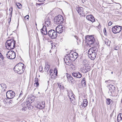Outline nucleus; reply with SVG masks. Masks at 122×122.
<instances>
[{"label":"nucleus","instance_id":"nucleus-1","mask_svg":"<svg viewBox=\"0 0 122 122\" xmlns=\"http://www.w3.org/2000/svg\"><path fill=\"white\" fill-rule=\"evenodd\" d=\"M25 70V66H24V64L22 63H18L14 68L15 72L19 74L23 73Z\"/></svg>","mask_w":122,"mask_h":122},{"label":"nucleus","instance_id":"nucleus-2","mask_svg":"<svg viewBox=\"0 0 122 122\" xmlns=\"http://www.w3.org/2000/svg\"><path fill=\"white\" fill-rule=\"evenodd\" d=\"M16 41L13 39L8 40L6 43V47L9 50L13 49L15 47Z\"/></svg>","mask_w":122,"mask_h":122},{"label":"nucleus","instance_id":"nucleus-3","mask_svg":"<svg viewBox=\"0 0 122 122\" xmlns=\"http://www.w3.org/2000/svg\"><path fill=\"white\" fill-rule=\"evenodd\" d=\"M86 38V41L87 46H91V45H93L95 44V39L93 36H88Z\"/></svg>","mask_w":122,"mask_h":122},{"label":"nucleus","instance_id":"nucleus-4","mask_svg":"<svg viewBox=\"0 0 122 122\" xmlns=\"http://www.w3.org/2000/svg\"><path fill=\"white\" fill-rule=\"evenodd\" d=\"M63 21V17L61 15H59L55 17L54 19L55 23L57 25L61 23Z\"/></svg>","mask_w":122,"mask_h":122},{"label":"nucleus","instance_id":"nucleus-5","mask_svg":"<svg viewBox=\"0 0 122 122\" xmlns=\"http://www.w3.org/2000/svg\"><path fill=\"white\" fill-rule=\"evenodd\" d=\"M15 53L13 51H10L6 54V56L9 59H13L15 58Z\"/></svg>","mask_w":122,"mask_h":122},{"label":"nucleus","instance_id":"nucleus-6","mask_svg":"<svg viewBox=\"0 0 122 122\" xmlns=\"http://www.w3.org/2000/svg\"><path fill=\"white\" fill-rule=\"evenodd\" d=\"M48 34L50 37L52 39L56 38L57 35V32L53 30H49L48 32Z\"/></svg>","mask_w":122,"mask_h":122},{"label":"nucleus","instance_id":"nucleus-7","mask_svg":"<svg viewBox=\"0 0 122 122\" xmlns=\"http://www.w3.org/2000/svg\"><path fill=\"white\" fill-rule=\"evenodd\" d=\"M122 29L121 26L116 25L112 27V31L113 33L116 34L120 32Z\"/></svg>","mask_w":122,"mask_h":122},{"label":"nucleus","instance_id":"nucleus-8","mask_svg":"<svg viewBox=\"0 0 122 122\" xmlns=\"http://www.w3.org/2000/svg\"><path fill=\"white\" fill-rule=\"evenodd\" d=\"M15 92L12 90H9L6 93V96L8 99H11L15 97Z\"/></svg>","mask_w":122,"mask_h":122},{"label":"nucleus","instance_id":"nucleus-9","mask_svg":"<svg viewBox=\"0 0 122 122\" xmlns=\"http://www.w3.org/2000/svg\"><path fill=\"white\" fill-rule=\"evenodd\" d=\"M45 102H38L35 104V106L37 108L39 109H42L45 107Z\"/></svg>","mask_w":122,"mask_h":122},{"label":"nucleus","instance_id":"nucleus-10","mask_svg":"<svg viewBox=\"0 0 122 122\" xmlns=\"http://www.w3.org/2000/svg\"><path fill=\"white\" fill-rule=\"evenodd\" d=\"M67 96L69 97L71 102L72 103H73L72 101H74V102H75V99L74 97V95L72 92L71 91H67Z\"/></svg>","mask_w":122,"mask_h":122},{"label":"nucleus","instance_id":"nucleus-11","mask_svg":"<svg viewBox=\"0 0 122 122\" xmlns=\"http://www.w3.org/2000/svg\"><path fill=\"white\" fill-rule=\"evenodd\" d=\"M91 69V66L87 65H84L81 68V71L84 73L89 71Z\"/></svg>","mask_w":122,"mask_h":122},{"label":"nucleus","instance_id":"nucleus-12","mask_svg":"<svg viewBox=\"0 0 122 122\" xmlns=\"http://www.w3.org/2000/svg\"><path fill=\"white\" fill-rule=\"evenodd\" d=\"M51 21V19L48 16H46L44 20L45 25L47 26H49L50 25Z\"/></svg>","mask_w":122,"mask_h":122},{"label":"nucleus","instance_id":"nucleus-13","mask_svg":"<svg viewBox=\"0 0 122 122\" xmlns=\"http://www.w3.org/2000/svg\"><path fill=\"white\" fill-rule=\"evenodd\" d=\"M88 56L89 58L92 60H94L96 57V54L93 52L88 51Z\"/></svg>","mask_w":122,"mask_h":122},{"label":"nucleus","instance_id":"nucleus-14","mask_svg":"<svg viewBox=\"0 0 122 122\" xmlns=\"http://www.w3.org/2000/svg\"><path fill=\"white\" fill-rule=\"evenodd\" d=\"M88 102L86 99H84L83 100V102L81 104L80 106L81 108H84L86 107L87 105Z\"/></svg>","mask_w":122,"mask_h":122},{"label":"nucleus","instance_id":"nucleus-15","mask_svg":"<svg viewBox=\"0 0 122 122\" xmlns=\"http://www.w3.org/2000/svg\"><path fill=\"white\" fill-rule=\"evenodd\" d=\"M86 18L87 20L91 21L92 22H94L95 21L94 18L91 15H86Z\"/></svg>","mask_w":122,"mask_h":122},{"label":"nucleus","instance_id":"nucleus-16","mask_svg":"<svg viewBox=\"0 0 122 122\" xmlns=\"http://www.w3.org/2000/svg\"><path fill=\"white\" fill-rule=\"evenodd\" d=\"M41 32L42 34L44 35L47 34V32L46 25H44L43 26L42 28L41 29Z\"/></svg>","mask_w":122,"mask_h":122},{"label":"nucleus","instance_id":"nucleus-17","mask_svg":"<svg viewBox=\"0 0 122 122\" xmlns=\"http://www.w3.org/2000/svg\"><path fill=\"white\" fill-rule=\"evenodd\" d=\"M72 74L73 76L74 77H76L79 78H81L82 76L81 74L79 73V72H73L72 73Z\"/></svg>","mask_w":122,"mask_h":122},{"label":"nucleus","instance_id":"nucleus-18","mask_svg":"<svg viewBox=\"0 0 122 122\" xmlns=\"http://www.w3.org/2000/svg\"><path fill=\"white\" fill-rule=\"evenodd\" d=\"M65 30V28L64 27L63 28H59L58 26L56 28V30L57 32L59 33H61L63 32Z\"/></svg>","mask_w":122,"mask_h":122},{"label":"nucleus","instance_id":"nucleus-19","mask_svg":"<svg viewBox=\"0 0 122 122\" xmlns=\"http://www.w3.org/2000/svg\"><path fill=\"white\" fill-rule=\"evenodd\" d=\"M76 10L78 13L80 15H82L83 13V9L82 7H79L76 8Z\"/></svg>","mask_w":122,"mask_h":122},{"label":"nucleus","instance_id":"nucleus-20","mask_svg":"<svg viewBox=\"0 0 122 122\" xmlns=\"http://www.w3.org/2000/svg\"><path fill=\"white\" fill-rule=\"evenodd\" d=\"M64 60L65 62V63L66 65H70V59L67 57L66 56L64 58Z\"/></svg>","mask_w":122,"mask_h":122},{"label":"nucleus","instance_id":"nucleus-21","mask_svg":"<svg viewBox=\"0 0 122 122\" xmlns=\"http://www.w3.org/2000/svg\"><path fill=\"white\" fill-rule=\"evenodd\" d=\"M98 51L96 47H92L90 48L88 51L92 52H93V53H95L96 54Z\"/></svg>","mask_w":122,"mask_h":122},{"label":"nucleus","instance_id":"nucleus-22","mask_svg":"<svg viewBox=\"0 0 122 122\" xmlns=\"http://www.w3.org/2000/svg\"><path fill=\"white\" fill-rule=\"evenodd\" d=\"M117 121L118 122H122V113L119 114L117 117Z\"/></svg>","mask_w":122,"mask_h":122},{"label":"nucleus","instance_id":"nucleus-23","mask_svg":"<svg viewBox=\"0 0 122 122\" xmlns=\"http://www.w3.org/2000/svg\"><path fill=\"white\" fill-rule=\"evenodd\" d=\"M109 89L110 90H111L112 91H111V92H113L115 90V85H112L110 84L109 86Z\"/></svg>","mask_w":122,"mask_h":122},{"label":"nucleus","instance_id":"nucleus-24","mask_svg":"<svg viewBox=\"0 0 122 122\" xmlns=\"http://www.w3.org/2000/svg\"><path fill=\"white\" fill-rule=\"evenodd\" d=\"M81 83L83 86H86V83L85 78H84L81 81Z\"/></svg>","mask_w":122,"mask_h":122},{"label":"nucleus","instance_id":"nucleus-25","mask_svg":"<svg viewBox=\"0 0 122 122\" xmlns=\"http://www.w3.org/2000/svg\"><path fill=\"white\" fill-rule=\"evenodd\" d=\"M16 5L19 9H20L22 8V5L20 3L16 2Z\"/></svg>","mask_w":122,"mask_h":122},{"label":"nucleus","instance_id":"nucleus-26","mask_svg":"<svg viewBox=\"0 0 122 122\" xmlns=\"http://www.w3.org/2000/svg\"><path fill=\"white\" fill-rule=\"evenodd\" d=\"M106 103L108 105L110 104L112 102L111 99L109 98H107L106 99Z\"/></svg>","mask_w":122,"mask_h":122},{"label":"nucleus","instance_id":"nucleus-27","mask_svg":"<svg viewBox=\"0 0 122 122\" xmlns=\"http://www.w3.org/2000/svg\"><path fill=\"white\" fill-rule=\"evenodd\" d=\"M105 44L108 46H109L110 45L109 41H108V40L107 39H105Z\"/></svg>","mask_w":122,"mask_h":122},{"label":"nucleus","instance_id":"nucleus-28","mask_svg":"<svg viewBox=\"0 0 122 122\" xmlns=\"http://www.w3.org/2000/svg\"><path fill=\"white\" fill-rule=\"evenodd\" d=\"M68 81L70 82H72L74 81L73 77L71 76H70L67 79Z\"/></svg>","mask_w":122,"mask_h":122},{"label":"nucleus","instance_id":"nucleus-29","mask_svg":"<svg viewBox=\"0 0 122 122\" xmlns=\"http://www.w3.org/2000/svg\"><path fill=\"white\" fill-rule=\"evenodd\" d=\"M50 66L48 64L46 65L45 66V69H46V71H48L49 70V69Z\"/></svg>","mask_w":122,"mask_h":122},{"label":"nucleus","instance_id":"nucleus-30","mask_svg":"<svg viewBox=\"0 0 122 122\" xmlns=\"http://www.w3.org/2000/svg\"><path fill=\"white\" fill-rule=\"evenodd\" d=\"M68 57L69 56L70 58H74V54L71 53H70L68 56H67Z\"/></svg>","mask_w":122,"mask_h":122},{"label":"nucleus","instance_id":"nucleus-31","mask_svg":"<svg viewBox=\"0 0 122 122\" xmlns=\"http://www.w3.org/2000/svg\"><path fill=\"white\" fill-rule=\"evenodd\" d=\"M0 86H1L2 88L3 89L4 88H6V85L4 83H2L0 84Z\"/></svg>","mask_w":122,"mask_h":122},{"label":"nucleus","instance_id":"nucleus-32","mask_svg":"<svg viewBox=\"0 0 122 122\" xmlns=\"http://www.w3.org/2000/svg\"><path fill=\"white\" fill-rule=\"evenodd\" d=\"M58 85L60 88L62 90L64 89V87L63 86H61L60 83H58Z\"/></svg>","mask_w":122,"mask_h":122},{"label":"nucleus","instance_id":"nucleus-33","mask_svg":"<svg viewBox=\"0 0 122 122\" xmlns=\"http://www.w3.org/2000/svg\"><path fill=\"white\" fill-rule=\"evenodd\" d=\"M75 38L77 40V42L78 44V45H79L80 44V43L78 41H80V40L79 39V38L76 36H74Z\"/></svg>","mask_w":122,"mask_h":122},{"label":"nucleus","instance_id":"nucleus-34","mask_svg":"<svg viewBox=\"0 0 122 122\" xmlns=\"http://www.w3.org/2000/svg\"><path fill=\"white\" fill-rule=\"evenodd\" d=\"M73 54L74 56V58L76 59L78 56V54L77 53H74Z\"/></svg>","mask_w":122,"mask_h":122},{"label":"nucleus","instance_id":"nucleus-35","mask_svg":"<svg viewBox=\"0 0 122 122\" xmlns=\"http://www.w3.org/2000/svg\"><path fill=\"white\" fill-rule=\"evenodd\" d=\"M54 73H55V75H56V76L57 74V70L56 68H55L54 69Z\"/></svg>","mask_w":122,"mask_h":122},{"label":"nucleus","instance_id":"nucleus-36","mask_svg":"<svg viewBox=\"0 0 122 122\" xmlns=\"http://www.w3.org/2000/svg\"><path fill=\"white\" fill-rule=\"evenodd\" d=\"M28 109L29 110H31L33 108V107L31 105H29L28 106Z\"/></svg>","mask_w":122,"mask_h":122},{"label":"nucleus","instance_id":"nucleus-37","mask_svg":"<svg viewBox=\"0 0 122 122\" xmlns=\"http://www.w3.org/2000/svg\"><path fill=\"white\" fill-rule=\"evenodd\" d=\"M12 11H11V12H10V14H9V15H10V21L9 22H10L11 21V18L12 16Z\"/></svg>","mask_w":122,"mask_h":122},{"label":"nucleus","instance_id":"nucleus-38","mask_svg":"<svg viewBox=\"0 0 122 122\" xmlns=\"http://www.w3.org/2000/svg\"><path fill=\"white\" fill-rule=\"evenodd\" d=\"M0 58L2 60L4 59V56L3 55H2L1 53L0 52Z\"/></svg>","mask_w":122,"mask_h":122},{"label":"nucleus","instance_id":"nucleus-39","mask_svg":"<svg viewBox=\"0 0 122 122\" xmlns=\"http://www.w3.org/2000/svg\"><path fill=\"white\" fill-rule=\"evenodd\" d=\"M27 109V108L26 107H24L22 108V111H25Z\"/></svg>","mask_w":122,"mask_h":122},{"label":"nucleus","instance_id":"nucleus-40","mask_svg":"<svg viewBox=\"0 0 122 122\" xmlns=\"http://www.w3.org/2000/svg\"><path fill=\"white\" fill-rule=\"evenodd\" d=\"M39 85V83L38 82H35L34 84V86H37Z\"/></svg>","mask_w":122,"mask_h":122},{"label":"nucleus","instance_id":"nucleus-41","mask_svg":"<svg viewBox=\"0 0 122 122\" xmlns=\"http://www.w3.org/2000/svg\"><path fill=\"white\" fill-rule=\"evenodd\" d=\"M38 79L36 77L35 80V82H38Z\"/></svg>","mask_w":122,"mask_h":122},{"label":"nucleus","instance_id":"nucleus-42","mask_svg":"<svg viewBox=\"0 0 122 122\" xmlns=\"http://www.w3.org/2000/svg\"><path fill=\"white\" fill-rule=\"evenodd\" d=\"M42 66H40L39 67V71H40L41 72L42 70Z\"/></svg>","mask_w":122,"mask_h":122},{"label":"nucleus","instance_id":"nucleus-43","mask_svg":"<svg viewBox=\"0 0 122 122\" xmlns=\"http://www.w3.org/2000/svg\"><path fill=\"white\" fill-rule=\"evenodd\" d=\"M104 33L105 35H106L107 33L106 30L105 28H104Z\"/></svg>","mask_w":122,"mask_h":122},{"label":"nucleus","instance_id":"nucleus-44","mask_svg":"<svg viewBox=\"0 0 122 122\" xmlns=\"http://www.w3.org/2000/svg\"><path fill=\"white\" fill-rule=\"evenodd\" d=\"M29 18V16L28 15H27L25 17V19H28Z\"/></svg>","mask_w":122,"mask_h":122},{"label":"nucleus","instance_id":"nucleus-45","mask_svg":"<svg viewBox=\"0 0 122 122\" xmlns=\"http://www.w3.org/2000/svg\"><path fill=\"white\" fill-rule=\"evenodd\" d=\"M112 24V22L111 21H110L109 22L108 25L109 26H111Z\"/></svg>","mask_w":122,"mask_h":122},{"label":"nucleus","instance_id":"nucleus-46","mask_svg":"<svg viewBox=\"0 0 122 122\" xmlns=\"http://www.w3.org/2000/svg\"><path fill=\"white\" fill-rule=\"evenodd\" d=\"M66 76H67V78L68 79V78H69V77L70 76H71L69 74L66 73Z\"/></svg>","mask_w":122,"mask_h":122},{"label":"nucleus","instance_id":"nucleus-47","mask_svg":"<svg viewBox=\"0 0 122 122\" xmlns=\"http://www.w3.org/2000/svg\"><path fill=\"white\" fill-rule=\"evenodd\" d=\"M119 48L118 46H116L114 48V49L115 50H118L119 49Z\"/></svg>","mask_w":122,"mask_h":122},{"label":"nucleus","instance_id":"nucleus-48","mask_svg":"<svg viewBox=\"0 0 122 122\" xmlns=\"http://www.w3.org/2000/svg\"><path fill=\"white\" fill-rule=\"evenodd\" d=\"M39 1L41 2H43L45 1L46 0H38Z\"/></svg>","mask_w":122,"mask_h":122},{"label":"nucleus","instance_id":"nucleus-49","mask_svg":"<svg viewBox=\"0 0 122 122\" xmlns=\"http://www.w3.org/2000/svg\"><path fill=\"white\" fill-rule=\"evenodd\" d=\"M86 0H81L82 2L83 3H84L86 1Z\"/></svg>","mask_w":122,"mask_h":122},{"label":"nucleus","instance_id":"nucleus-50","mask_svg":"<svg viewBox=\"0 0 122 122\" xmlns=\"http://www.w3.org/2000/svg\"><path fill=\"white\" fill-rule=\"evenodd\" d=\"M49 72L50 73V75H51V74L52 73V71L51 70H50L49 71Z\"/></svg>","mask_w":122,"mask_h":122},{"label":"nucleus","instance_id":"nucleus-51","mask_svg":"<svg viewBox=\"0 0 122 122\" xmlns=\"http://www.w3.org/2000/svg\"><path fill=\"white\" fill-rule=\"evenodd\" d=\"M58 26H59V28H63V27H62V26L61 25H58Z\"/></svg>","mask_w":122,"mask_h":122},{"label":"nucleus","instance_id":"nucleus-52","mask_svg":"<svg viewBox=\"0 0 122 122\" xmlns=\"http://www.w3.org/2000/svg\"><path fill=\"white\" fill-rule=\"evenodd\" d=\"M12 9L13 10L12 8V7L10 8L9 9V10H10V11H11H11H12Z\"/></svg>","mask_w":122,"mask_h":122},{"label":"nucleus","instance_id":"nucleus-53","mask_svg":"<svg viewBox=\"0 0 122 122\" xmlns=\"http://www.w3.org/2000/svg\"><path fill=\"white\" fill-rule=\"evenodd\" d=\"M12 102V101L11 100H10V101H9L10 103H11Z\"/></svg>","mask_w":122,"mask_h":122},{"label":"nucleus","instance_id":"nucleus-54","mask_svg":"<svg viewBox=\"0 0 122 122\" xmlns=\"http://www.w3.org/2000/svg\"><path fill=\"white\" fill-rule=\"evenodd\" d=\"M21 92H21L20 93L19 95V97H20V96H21V94H22V93H21Z\"/></svg>","mask_w":122,"mask_h":122},{"label":"nucleus","instance_id":"nucleus-55","mask_svg":"<svg viewBox=\"0 0 122 122\" xmlns=\"http://www.w3.org/2000/svg\"><path fill=\"white\" fill-rule=\"evenodd\" d=\"M108 81H105V82H107Z\"/></svg>","mask_w":122,"mask_h":122},{"label":"nucleus","instance_id":"nucleus-56","mask_svg":"<svg viewBox=\"0 0 122 122\" xmlns=\"http://www.w3.org/2000/svg\"><path fill=\"white\" fill-rule=\"evenodd\" d=\"M113 72H111V73H112V74H113Z\"/></svg>","mask_w":122,"mask_h":122},{"label":"nucleus","instance_id":"nucleus-57","mask_svg":"<svg viewBox=\"0 0 122 122\" xmlns=\"http://www.w3.org/2000/svg\"><path fill=\"white\" fill-rule=\"evenodd\" d=\"M38 94H40V92H38Z\"/></svg>","mask_w":122,"mask_h":122},{"label":"nucleus","instance_id":"nucleus-58","mask_svg":"<svg viewBox=\"0 0 122 122\" xmlns=\"http://www.w3.org/2000/svg\"><path fill=\"white\" fill-rule=\"evenodd\" d=\"M70 105H69V107H70Z\"/></svg>","mask_w":122,"mask_h":122},{"label":"nucleus","instance_id":"nucleus-59","mask_svg":"<svg viewBox=\"0 0 122 122\" xmlns=\"http://www.w3.org/2000/svg\"><path fill=\"white\" fill-rule=\"evenodd\" d=\"M52 76H53V74H52Z\"/></svg>","mask_w":122,"mask_h":122},{"label":"nucleus","instance_id":"nucleus-60","mask_svg":"<svg viewBox=\"0 0 122 122\" xmlns=\"http://www.w3.org/2000/svg\"><path fill=\"white\" fill-rule=\"evenodd\" d=\"M12 35V34H11L10 35Z\"/></svg>","mask_w":122,"mask_h":122}]
</instances>
